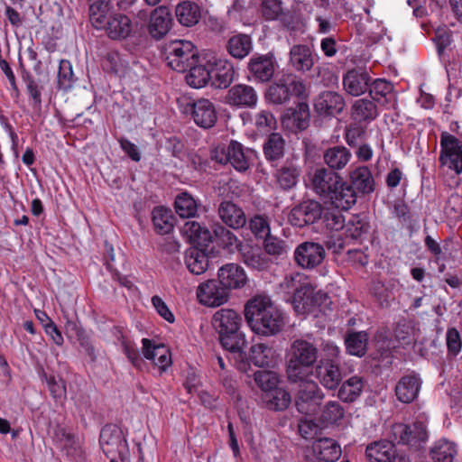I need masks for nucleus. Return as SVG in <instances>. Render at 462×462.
<instances>
[{"mask_svg": "<svg viewBox=\"0 0 462 462\" xmlns=\"http://www.w3.org/2000/svg\"><path fill=\"white\" fill-rule=\"evenodd\" d=\"M274 289L285 294L284 300L291 303L297 315L313 312V285L300 273L286 275Z\"/></svg>", "mask_w": 462, "mask_h": 462, "instance_id": "1", "label": "nucleus"}, {"mask_svg": "<svg viewBox=\"0 0 462 462\" xmlns=\"http://www.w3.org/2000/svg\"><path fill=\"white\" fill-rule=\"evenodd\" d=\"M317 346L305 339H295L290 348L287 362V377L291 383L305 381L313 372L318 360Z\"/></svg>", "mask_w": 462, "mask_h": 462, "instance_id": "2", "label": "nucleus"}, {"mask_svg": "<svg viewBox=\"0 0 462 462\" xmlns=\"http://www.w3.org/2000/svg\"><path fill=\"white\" fill-rule=\"evenodd\" d=\"M182 232L196 244V246L187 250L185 263L190 273L199 275L208 268V257L203 247L207 246L212 239L210 231L197 221H187L182 227Z\"/></svg>", "mask_w": 462, "mask_h": 462, "instance_id": "3", "label": "nucleus"}, {"mask_svg": "<svg viewBox=\"0 0 462 462\" xmlns=\"http://www.w3.org/2000/svg\"><path fill=\"white\" fill-rule=\"evenodd\" d=\"M242 318L232 309H221L212 318L219 342L224 349L236 353L245 345L244 334L240 331Z\"/></svg>", "mask_w": 462, "mask_h": 462, "instance_id": "4", "label": "nucleus"}, {"mask_svg": "<svg viewBox=\"0 0 462 462\" xmlns=\"http://www.w3.org/2000/svg\"><path fill=\"white\" fill-rule=\"evenodd\" d=\"M339 192V202L337 208L344 209L351 208L356 203L358 197H365L374 191L375 181L373 174L367 166H358L348 173V180L341 183Z\"/></svg>", "mask_w": 462, "mask_h": 462, "instance_id": "5", "label": "nucleus"}, {"mask_svg": "<svg viewBox=\"0 0 462 462\" xmlns=\"http://www.w3.org/2000/svg\"><path fill=\"white\" fill-rule=\"evenodd\" d=\"M310 91L302 79L295 75H282L278 81L273 82L264 92V99L269 104L282 105L290 100L291 97L306 98Z\"/></svg>", "mask_w": 462, "mask_h": 462, "instance_id": "6", "label": "nucleus"}, {"mask_svg": "<svg viewBox=\"0 0 462 462\" xmlns=\"http://www.w3.org/2000/svg\"><path fill=\"white\" fill-rule=\"evenodd\" d=\"M167 65L178 72H185L188 68L199 62V52L196 46L189 41L176 40L164 47Z\"/></svg>", "mask_w": 462, "mask_h": 462, "instance_id": "7", "label": "nucleus"}, {"mask_svg": "<svg viewBox=\"0 0 462 462\" xmlns=\"http://www.w3.org/2000/svg\"><path fill=\"white\" fill-rule=\"evenodd\" d=\"M324 393L314 382H307L295 395L294 404L297 411L306 416H314L319 410Z\"/></svg>", "mask_w": 462, "mask_h": 462, "instance_id": "8", "label": "nucleus"}, {"mask_svg": "<svg viewBox=\"0 0 462 462\" xmlns=\"http://www.w3.org/2000/svg\"><path fill=\"white\" fill-rule=\"evenodd\" d=\"M309 97L298 98L295 106L288 107L281 116L282 126L291 132H302L310 126V110Z\"/></svg>", "mask_w": 462, "mask_h": 462, "instance_id": "9", "label": "nucleus"}, {"mask_svg": "<svg viewBox=\"0 0 462 462\" xmlns=\"http://www.w3.org/2000/svg\"><path fill=\"white\" fill-rule=\"evenodd\" d=\"M285 325L282 310L265 293L262 292V337L280 334Z\"/></svg>", "mask_w": 462, "mask_h": 462, "instance_id": "10", "label": "nucleus"}, {"mask_svg": "<svg viewBox=\"0 0 462 462\" xmlns=\"http://www.w3.org/2000/svg\"><path fill=\"white\" fill-rule=\"evenodd\" d=\"M343 181L339 173L324 167L316 169L312 177V184L317 193L328 197L336 205L339 202Z\"/></svg>", "mask_w": 462, "mask_h": 462, "instance_id": "11", "label": "nucleus"}, {"mask_svg": "<svg viewBox=\"0 0 462 462\" xmlns=\"http://www.w3.org/2000/svg\"><path fill=\"white\" fill-rule=\"evenodd\" d=\"M326 257L323 245L314 241H305L299 244L293 254L297 266L305 270H313L319 266Z\"/></svg>", "mask_w": 462, "mask_h": 462, "instance_id": "12", "label": "nucleus"}, {"mask_svg": "<svg viewBox=\"0 0 462 462\" xmlns=\"http://www.w3.org/2000/svg\"><path fill=\"white\" fill-rule=\"evenodd\" d=\"M440 156L442 165H448L457 174L462 172V142L448 132L440 134Z\"/></svg>", "mask_w": 462, "mask_h": 462, "instance_id": "13", "label": "nucleus"}, {"mask_svg": "<svg viewBox=\"0 0 462 462\" xmlns=\"http://www.w3.org/2000/svg\"><path fill=\"white\" fill-rule=\"evenodd\" d=\"M324 207L316 200H304L292 208L289 221L293 226L302 228L309 225L319 223Z\"/></svg>", "mask_w": 462, "mask_h": 462, "instance_id": "14", "label": "nucleus"}, {"mask_svg": "<svg viewBox=\"0 0 462 462\" xmlns=\"http://www.w3.org/2000/svg\"><path fill=\"white\" fill-rule=\"evenodd\" d=\"M197 296L201 304L208 307H218L228 300L230 291L217 278L202 282L198 287Z\"/></svg>", "mask_w": 462, "mask_h": 462, "instance_id": "15", "label": "nucleus"}, {"mask_svg": "<svg viewBox=\"0 0 462 462\" xmlns=\"http://www.w3.org/2000/svg\"><path fill=\"white\" fill-rule=\"evenodd\" d=\"M422 385L420 375L415 371L403 374L395 385V395L404 404L413 402L419 396Z\"/></svg>", "mask_w": 462, "mask_h": 462, "instance_id": "16", "label": "nucleus"}, {"mask_svg": "<svg viewBox=\"0 0 462 462\" xmlns=\"http://www.w3.org/2000/svg\"><path fill=\"white\" fill-rule=\"evenodd\" d=\"M173 24L172 14L166 5L156 6L150 13L148 32L155 40L162 39Z\"/></svg>", "mask_w": 462, "mask_h": 462, "instance_id": "17", "label": "nucleus"}, {"mask_svg": "<svg viewBox=\"0 0 462 462\" xmlns=\"http://www.w3.org/2000/svg\"><path fill=\"white\" fill-rule=\"evenodd\" d=\"M394 338L390 337L386 330H378L374 336V351L370 353L369 357L377 361L383 366H390L393 364V350L398 346Z\"/></svg>", "mask_w": 462, "mask_h": 462, "instance_id": "18", "label": "nucleus"}, {"mask_svg": "<svg viewBox=\"0 0 462 462\" xmlns=\"http://www.w3.org/2000/svg\"><path fill=\"white\" fill-rule=\"evenodd\" d=\"M344 97L334 91H323L313 100L315 112L319 116H335L345 107Z\"/></svg>", "mask_w": 462, "mask_h": 462, "instance_id": "19", "label": "nucleus"}, {"mask_svg": "<svg viewBox=\"0 0 462 462\" xmlns=\"http://www.w3.org/2000/svg\"><path fill=\"white\" fill-rule=\"evenodd\" d=\"M262 17L268 21H279L288 31L296 29L295 17L290 11H284L282 0H262Z\"/></svg>", "mask_w": 462, "mask_h": 462, "instance_id": "20", "label": "nucleus"}, {"mask_svg": "<svg viewBox=\"0 0 462 462\" xmlns=\"http://www.w3.org/2000/svg\"><path fill=\"white\" fill-rule=\"evenodd\" d=\"M262 249L264 254L277 260L286 254V241L272 234L269 217L262 215Z\"/></svg>", "mask_w": 462, "mask_h": 462, "instance_id": "21", "label": "nucleus"}, {"mask_svg": "<svg viewBox=\"0 0 462 462\" xmlns=\"http://www.w3.org/2000/svg\"><path fill=\"white\" fill-rule=\"evenodd\" d=\"M189 106H190L191 116L197 125L205 129L215 125L217 118V111L208 99H198L189 104Z\"/></svg>", "mask_w": 462, "mask_h": 462, "instance_id": "22", "label": "nucleus"}, {"mask_svg": "<svg viewBox=\"0 0 462 462\" xmlns=\"http://www.w3.org/2000/svg\"><path fill=\"white\" fill-rule=\"evenodd\" d=\"M290 64L298 72L310 71L314 64L317 55L312 47L308 44H295L290 50Z\"/></svg>", "mask_w": 462, "mask_h": 462, "instance_id": "23", "label": "nucleus"}, {"mask_svg": "<svg viewBox=\"0 0 462 462\" xmlns=\"http://www.w3.org/2000/svg\"><path fill=\"white\" fill-rule=\"evenodd\" d=\"M217 279L229 291L243 288L247 281L244 269L236 263H226L217 272Z\"/></svg>", "mask_w": 462, "mask_h": 462, "instance_id": "24", "label": "nucleus"}, {"mask_svg": "<svg viewBox=\"0 0 462 462\" xmlns=\"http://www.w3.org/2000/svg\"><path fill=\"white\" fill-rule=\"evenodd\" d=\"M316 374L320 383L328 390H336L342 381L339 364L332 363L331 359H321L316 365Z\"/></svg>", "mask_w": 462, "mask_h": 462, "instance_id": "25", "label": "nucleus"}, {"mask_svg": "<svg viewBox=\"0 0 462 462\" xmlns=\"http://www.w3.org/2000/svg\"><path fill=\"white\" fill-rule=\"evenodd\" d=\"M236 353L240 358L239 370L245 373L248 377L253 376L255 384L260 387V344L253 345L248 354L244 352L243 348Z\"/></svg>", "mask_w": 462, "mask_h": 462, "instance_id": "26", "label": "nucleus"}, {"mask_svg": "<svg viewBox=\"0 0 462 462\" xmlns=\"http://www.w3.org/2000/svg\"><path fill=\"white\" fill-rule=\"evenodd\" d=\"M371 80L372 79L367 71L353 69L344 75L343 85L346 91L350 95L360 96L368 91Z\"/></svg>", "mask_w": 462, "mask_h": 462, "instance_id": "27", "label": "nucleus"}, {"mask_svg": "<svg viewBox=\"0 0 462 462\" xmlns=\"http://www.w3.org/2000/svg\"><path fill=\"white\" fill-rule=\"evenodd\" d=\"M142 343L143 356L159 366L162 371H165L171 364L170 350L163 345H155L148 338H143Z\"/></svg>", "mask_w": 462, "mask_h": 462, "instance_id": "28", "label": "nucleus"}, {"mask_svg": "<svg viewBox=\"0 0 462 462\" xmlns=\"http://www.w3.org/2000/svg\"><path fill=\"white\" fill-rule=\"evenodd\" d=\"M371 225L365 213L351 215L347 217L345 236L352 240L363 242L367 238Z\"/></svg>", "mask_w": 462, "mask_h": 462, "instance_id": "29", "label": "nucleus"}, {"mask_svg": "<svg viewBox=\"0 0 462 462\" xmlns=\"http://www.w3.org/2000/svg\"><path fill=\"white\" fill-rule=\"evenodd\" d=\"M102 29H105L108 37L113 40L125 39L132 32V23L125 14H116L109 15Z\"/></svg>", "mask_w": 462, "mask_h": 462, "instance_id": "30", "label": "nucleus"}, {"mask_svg": "<svg viewBox=\"0 0 462 462\" xmlns=\"http://www.w3.org/2000/svg\"><path fill=\"white\" fill-rule=\"evenodd\" d=\"M369 337L366 331L347 329L344 335V344L346 354L357 357L366 355Z\"/></svg>", "mask_w": 462, "mask_h": 462, "instance_id": "31", "label": "nucleus"}, {"mask_svg": "<svg viewBox=\"0 0 462 462\" xmlns=\"http://www.w3.org/2000/svg\"><path fill=\"white\" fill-rule=\"evenodd\" d=\"M234 67L226 60L211 61V86L217 88H226L234 79Z\"/></svg>", "mask_w": 462, "mask_h": 462, "instance_id": "32", "label": "nucleus"}, {"mask_svg": "<svg viewBox=\"0 0 462 462\" xmlns=\"http://www.w3.org/2000/svg\"><path fill=\"white\" fill-rule=\"evenodd\" d=\"M189 73L186 76L187 83L195 88L205 87L208 83H211L213 76L211 75V60H201L195 62L188 68Z\"/></svg>", "mask_w": 462, "mask_h": 462, "instance_id": "33", "label": "nucleus"}, {"mask_svg": "<svg viewBox=\"0 0 462 462\" xmlns=\"http://www.w3.org/2000/svg\"><path fill=\"white\" fill-rule=\"evenodd\" d=\"M175 16L180 25L192 27L199 23L201 18V10L197 3L183 0L175 6Z\"/></svg>", "mask_w": 462, "mask_h": 462, "instance_id": "34", "label": "nucleus"}, {"mask_svg": "<svg viewBox=\"0 0 462 462\" xmlns=\"http://www.w3.org/2000/svg\"><path fill=\"white\" fill-rule=\"evenodd\" d=\"M300 172V167L297 164L296 160H286L275 173L278 185L283 190L294 188L299 181Z\"/></svg>", "mask_w": 462, "mask_h": 462, "instance_id": "35", "label": "nucleus"}, {"mask_svg": "<svg viewBox=\"0 0 462 462\" xmlns=\"http://www.w3.org/2000/svg\"><path fill=\"white\" fill-rule=\"evenodd\" d=\"M218 215L226 225L234 229L243 227L246 222L244 211L229 200L219 203Z\"/></svg>", "mask_w": 462, "mask_h": 462, "instance_id": "36", "label": "nucleus"}, {"mask_svg": "<svg viewBox=\"0 0 462 462\" xmlns=\"http://www.w3.org/2000/svg\"><path fill=\"white\" fill-rule=\"evenodd\" d=\"M291 403V396L285 386L262 393V404L272 411H283Z\"/></svg>", "mask_w": 462, "mask_h": 462, "instance_id": "37", "label": "nucleus"}, {"mask_svg": "<svg viewBox=\"0 0 462 462\" xmlns=\"http://www.w3.org/2000/svg\"><path fill=\"white\" fill-rule=\"evenodd\" d=\"M370 462H391L395 457V445L389 440L374 441L365 449Z\"/></svg>", "mask_w": 462, "mask_h": 462, "instance_id": "38", "label": "nucleus"}, {"mask_svg": "<svg viewBox=\"0 0 462 462\" xmlns=\"http://www.w3.org/2000/svg\"><path fill=\"white\" fill-rule=\"evenodd\" d=\"M227 100L235 106L251 107L257 103V94L252 87L238 84L229 89Z\"/></svg>", "mask_w": 462, "mask_h": 462, "instance_id": "39", "label": "nucleus"}, {"mask_svg": "<svg viewBox=\"0 0 462 462\" xmlns=\"http://www.w3.org/2000/svg\"><path fill=\"white\" fill-rule=\"evenodd\" d=\"M350 151L340 145H336L327 149L323 154V159L328 166V170L333 171L343 169L351 158Z\"/></svg>", "mask_w": 462, "mask_h": 462, "instance_id": "40", "label": "nucleus"}, {"mask_svg": "<svg viewBox=\"0 0 462 462\" xmlns=\"http://www.w3.org/2000/svg\"><path fill=\"white\" fill-rule=\"evenodd\" d=\"M363 388V378L352 376L342 383L337 391V397L344 402H354L361 395Z\"/></svg>", "mask_w": 462, "mask_h": 462, "instance_id": "41", "label": "nucleus"}, {"mask_svg": "<svg viewBox=\"0 0 462 462\" xmlns=\"http://www.w3.org/2000/svg\"><path fill=\"white\" fill-rule=\"evenodd\" d=\"M174 217L171 209L156 207L152 210V223L161 235L170 234L174 226Z\"/></svg>", "mask_w": 462, "mask_h": 462, "instance_id": "42", "label": "nucleus"}, {"mask_svg": "<svg viewBox=\"0 0 462 462\" xmlns=\"http://www.w3.org/2000/svg\"><path fill=\"white\" fill-rule=\"evenodd\" d=\"M244 316L247 326L253 332L260 335V295L248 300L244 307Z\"/></svg>", "mask_w": 462, "mask_h": 462, "instance_id": "43", "label": "nucleus"}, {"mask_svg": "<svg viewBox=\"0 0 462 462\" xmlns=\"http://www.w3.org/2000/svg\"><path fill=\"white\" fill-rule=\"evenodd\" d=\"M457 453V445L454 442L440 439L430 449V456L433 462H453Z\"/></svg>", "mask_w": 462, "mask_h": 462, "instance_id": "44", "label": "nucleus"}, {"mask_svg": "<svg viewBox=\"0 0 462 462\" xmlns=\"http://www.w3.org/2000/svg\"><path fill=\"white\" fill-rule=\"evenodd\" d=\"M226 48L231 56L236 59H243L252 50L251 37L243 33L234 35L228 40Z\"/></svg>", "mask_w": 462, "mask_h": 462, "instance_id": "45", "label": "nucleus"}, {"mask_svg": "<svg viewBox=\"0 0 462 462\" xmlns=\"http://www.w3.org/2000/svg\"><path fill=\"white\" fill-rule=\"evenodd\" d=\"M285 141L279 133L269 134L263 149L265 158L270 162L277 161L284 155Z\"/></svg>", "mask_w": 462, "mask_h": 462, "instance_id": "46", "label": "nucleus"}, {"mask_svg": "<svg viewBox=\"0 0 462 462\" xmlns=\"http://www.w3.org/2000/svg\"><path fill=\"white\" fill-rule=\"evenodd\" d=\"M90 21L97 29H102L105 26V22L109 17V2L108 0H90Z\"/></svg>", "mask_w": 462, "mask_h": 462, "instance_id": "47", "label": "nucleus"}, {"mask_svg": "<svg viewBox=\"0 0 462 462\" xmlns=\"http://www.w3.org/2000/svg\"><path fill=\"white\" fill-rule=\"evenodd\" d=\"M346 220L347 218L339 211L324 208L319 223L328 230L339 231L342 229L345 230Z\"/></svg>", "mask_w": 462, "mask_h": 462, "instance_id": "48", "label": "nucleus"}, {"mask_svg": "<svg viewBox=\"0 0 462 462\" xmlns=\"http://www.w3.org/2000/svg\"><path fill=\"white\" fill-rule=\"evenodd\" d=\"M174 206L176 213L182 218L194 217L198 208L195 199L187 192L176 197Z\"/></svg>", "mask_w": 462, "mask_h": 462, "instance_id": "49", "label": "nucleus"}, {"mask_svg": "<svg viewBox=\"0 0 462 462\" xmlns=\"http://www.w3.org/2000/svg\"><path fill=\"white\" fill-rule=\"evenodd\" d=\"M354 115L359 121L370 122L377 116L375 104L366 98H360L353 105Z\"/></svg>", "mask_w": 462, "mask_h": 462, "instance_id": "50", "label": "nucleus"}, {"mask_svg": "<svg viewBox=\"0 0 462 462\" xmlns=\"http://www.w3.org/2000/svg\"><path fill=\"white\" fill-rule=\"evenodd\" d=\"M99 443L103 452L109 457L115 452V447L120 443V436L110 426H105L100 432Z\"/></svg>", "mask_w": 462, "mask_h": 462, "instance_id": "51", "label": "nucleus"}, {"mask_svg": "<svg viewBox=\"0 0 462 462\" xmlns=\"http://www.w3.org/2000/svg\"><path fill=\"white\" fill-rule=\"evenodd\" d=\"M344 408L335 401L328 402L323 408L319 420L322 424H334L342 420Z\"/></svg>", "mask_w": 462, "mask_h": 462, "instance_id": "52", "label": "nucleus"}, {"mask_svg": "<svg viewBox=\"0 0 462 462\" xmlns=\"http://www.w3.org/2000/svg\"><path fill=\"white\" fill-rule=\"evenodd\" d=\"M73 71L71 63L67 60H61L58 71V87L60 89L68 90L72 87Z\"/></svg>", "mask_w": 462, "mask_h": 462, "instance_id": "53", "label": "nucleus"}, {"mask_svg": "<svg viewBox=\"0 0 462 462\" xmlns=\"http://www.w3.org/2000/svg\"><path fill=\"white\" fill-rule=\"evenodd\" d=\"M284 387V382L274 370H262V393Z\"/></svg>", "mask_w": 462, "mask_h": 462, "instance_id": "54", "label": "nucleus"}, {"mask_svg": "<svg viewBox=\"0 0 462 462\" xmlns=\"http://www.w3.org/2000/svg\"><path fill=\"white\" fill-rule=\"evenodd\" d=\"M393 89V85L390 81L384 79H376L374 81H370L368 92L374 100L379 101L380 97H385L387 94L391 93Z\"/></svg>", "mask_w": 462, "mask_h": 462, "instance_id": "55", "label": "nucleus"}, {"mask_svg": "<svg viewBox=\"0 0 462 462\" xmlns=\"http://www.w3.org/2000/svg\"><path fill=\"white\" fill-rule=\"evenodd\" d=\"M244 263L252 269L260 270V246L245 244L241 247Z\"/></svg>", "mask_w": 462, "mask_h": 462, "instance_id": "56", "label": "nucleus"}, {"mask_svg": "<svg viewBox=\"0 0 462 462\" xmlns=\"http://www.w3.org/2000/svg\"><path fill=\"white\" fill-rule=\"evenodd\" d=\"M76 331V337L80 346L84 349L85 355L88 356L92 363L97 361V354L95 346L90 337L86 335L82 328H79L75 323L69 324Z\"/></svg>", "mask_w": 462, "mask_h": 462, "instance_id": "57", "label": "nucleus"}, {"mask_svg": "<svg viewBox=\"0 0 462 462\" xmlns=\"http://www.w3.org/2000/svg\"><path fill=\"white\" fill-rule=\"evenodd\" d=\"M280 359V354L276 350L262 343V370H273Z\"/></svg>", "mask_w": 462, "mask_h": 462, "instance_id": "58", "label": "nucleus"}, {"mask_svg": "<svg viewBox=\"0 0 462 462\" xmlns=\"http://www.w3.org/2000/svg\"><path fill=\"white\" fill-rule=\"evenodd\" d=\"M370 292L381 307L389 305L390 291L383 282L374 281L370 287Z\"/></svg>", "mask_w": 462, "mask_h": 462, "instance_id": "59", "label": "nucleus"}, {"mask_svg": "<svg viewBox=\"0 0 462 462\" xmlns=\"http://www.w3.org/2000/svg\"><path fill=\"white\" fill-rule=\"evenodd\" d=\"M279 68L276 59L272 52L262 55V82L269 81Z\"/></svg>", "mask_w": 462, "mask_h": 462, "instance_id": "60", "label": "nucleus"}, {"mask_svg": "<svg viewBox=\"0 0 462 462\" xmlns=\"http://www.w3.org/2000/svg\"><path fill=\"white\" fill-rule=\"evenodd\" d=\"M393 435L399 444L414 446L412 425L403 423L395 425L393 427Z\"/></svg>", "mask_w": 462, "mask_h": 462, "instance_id": "61", "label": "nucleus"}, {"mask_svg": "<svg viewBox=\"0 0 462 462\" xmlns=\"http://www.w3.org/2000/svg\"><path fill=\"white\" fill-rule=\"evenodd\" d=\"M447 346L449 356H456L461 350L462 342L460 335L455 328H450L447 331Z\"/></svg>", "mask_w": 462, "mask_h": 462, "instance_id": "62", "label": "nucleus"}, {"mask_svg": "<svg viewBox=\"0 0 462 462\" xmlns=\"http://www.w3.org/2000/svg\"><path fill=\"white\" fill-rule=\"evenodd\" d=\"M215 236L219 240V243L225 247H230L237 245L236 236L228 229L222 226H216L213 229Z\"/></svg>", "mask_w": 462, "mask_h": 462, "instance_id": "63", "label": "nucleus"}, {"mask_svg": "<svg viewBox=\"0 0 462 462\" xmlns=\"http://www.w3.org/2000/svg\"><path fill=\"white\" fill-rule=\"evenodd\" d=\"M445 212L453 217H457L460 214H462V196L455 193L451 194L445 205Z\"/></svg>", "mask_w": 462, "mask_h": 462, "instance_id": "64", "label": "nucleus"}]
</instances>
